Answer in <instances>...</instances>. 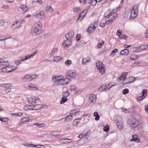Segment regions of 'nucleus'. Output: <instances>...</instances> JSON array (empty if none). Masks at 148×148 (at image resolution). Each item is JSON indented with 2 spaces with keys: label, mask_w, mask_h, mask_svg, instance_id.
I'll list each match as a JSON object with an SVG mask.
<instances>
[{
  "label": "nucleus",
  "mask_w": 148,
  "mask_h": 148,
  "mask_svg": "<svg viewBox=\"0 0 148 148\" xmlns=\"http://www.w3.org/2000/svg\"><path fill=\"white\" fill-rule=\"evenodd\" d=\"M53 79L54 81V84L57 85H66L68 84L71 81V79L69 78H66L64 79H60L59 76L55 77V79L54 77H53Z\"/></svg>",
  "instance_id": "nucleus-1"
},
{
  "label": "nucleus",
  "mask_w": 148,
  "mask_h": 148,
  "mask_svg": "<svg viewBox=\"0 0 148 148\" xmlns=\"http://www.w3.org/2000/svg\"><path fill=\"white\" fill-rule=\"evenodd\" d=\"M42 26V23L41 22H38L32 27L31 32L32 33L35 34L36 35H39L41 32Z\"/></svg>",
  "instance_id": "nucleus-2"
},
{
  "label": "nucleus",
  "mask_w": 148,
  "mask_h": 148,
  "mask_svg": "<svg viewBox=\"0 0 148 148\" xmlns=\"http://www.w3.org/2000/svg\"><path fill=\"white\" fill-rule=\"evenodd\" d=\"M139 5L137 4L135 5L132 8L131 11V17L134 18L138 15V7Z\"/></svg>",
  "instance_id": "nucleus-3"
},
{
  "label": "nucleus",
  "mask_w": 148,
  "mask_h": 148,
  "mask_svg": "<svg viewBox=\"0 0 148 148\" xmlns=\"http://www.w3.org/2000/svg\"><path fill=\"white\" fill-rule=\"evenodd\" d=\"M115 123L119 130H121L123 127V121L121 117L120 116H117L115 120Z\"/></svg>",
  "instance_id": "nucleus-4"
},
{
  "label": "nucleus",
  "mask_w": 148,
  "mask_h": 148,
  "mask_svg": "<svg viewBox=\"0 0 148 148\" xmlns=\"http://www.w3.org/2000/svg\"><path fill=\"white\" fill-rule=\"evenodd\" d=\"M117 15V14L116 13L111 12L110 10H109L104 14V17H106L107 19H112L114 17L116 16Z\"/></svg>",
  "instance_id": "nucleus-5"
},
{
  "label": "nucleus",
  "mask_w": 148,
  "mask_h": 148,
  "mask_svg": "<svg viewBox=\"0 0 148 148\" xmlns=\"http://www.w3.org/2000/svg\"><path fill=\"white\" fill-rule=\"evenodd\" d=\"M96 66L97 68L99 69V72L100 73L103 74L105 71L104 68V65L101 62H99L96 63Z\"/></svg>",
  "instance_id": "nucleus-6"
},
{
  "label": "nucleus",
  "mask_w": 148,
  "mask_h": 148,
  "mask_svg": "<svg viewBox=\"0 0 148 148\" xmlns=\"http://www.w3.org/2000/svg\"><path fill=\"white\" fill-rule=\"evenodd\" d=\"M128 123L130 126L135 128L139 124L138 121L135 118L128 120Z\"/></svg>",
  "instance_id": "nucleus-7"
},
{
  "label": "nucleus",
  "mask_w": 148,
  "mask_h": 148,
  "mask_svg": "<svg viewBox=\"0 0 148 148\" xmlns=\"http://www.w3.org/2000/svg\"><path fill=\"white\" fill-rule=\"evenodd\" d=\"M88 10V9H84L82 12L79 14V17L77 18V22H78L79 21H81L83 19L87 13Z\"/></svg>",
  "instance_id": "nucleus-8"
},
{
  "label": "nucleus",
  "mask_w": 148,
  "mask_h": 148,
  "mask_svg": "<svg viewBox=\"0 0 148 148\" xmlns=\"http://www.w3.org/2000/svg\"><path fill=\"white\" fill-rule=\"evenodd\" d=\"M11 85L10 84H0V87L5 88V91L6 93L11 92V88H10Z\"/></svg>",
  "instance_id": "nucleus-9"
},
{
  "label": "nucleus",
  "mask_w": 148,
  "mask_h": 148,
  "mask_svg": "<svg viewBox=\"0 0 148 148\" xmlns=\"http://www.w3.org/2000/svg\"><path fill=\"white\" fill-rule=\"evenodd\" d=\"M45 12L41 11L40 12H37L34 14V16L36 18H40L44 15Z\"/></svg>",
  "instance_id": "nucleus-10"
},
{
  "label": "nucleus",
  "mask_w": 148,
  "mask_h": 148,
  "mask_svg": "<svg viewBox=\"0 0 148 148\" xmlns=\"http://www.w3.org/2000/svg\"><path fill=\"white\" fill-rule=\"evenodd\" d=\"M22 22V21H19L16 22L14 24L11 25V28L12 30L18 29L21 26Z\"/></svg>",
  "instance_id": "nucleus-11"
},
{
  "label": "nucleus",
  "mask_w": 148,
  "mask_h": 148,
  "mask_svg": "<svg viewBox=\"0 0 148 148\" xmlns=\"http://www.w3.org/2000/svg\"><path fill=\"white\" fill-rule=\"evenodd\" d=\"M37 53V51H35L32 54H30L29 55H28L27 56H25V57H19V58L21 60V61H23L31 57H33L35 54Z\"/></svg>",
  "instance_id": "nucleus-12"
},
{
  "label": "nucleus",
  "mask_w": 148,
  "mask_h": 148,
  "mask_svg": "<svg viewBox=\"0 0 148 148\" xmlns=\"http://www.w3.org/2000/svg\"><path fill=\"white\" fill-rule=\"evenodd\" d=\"M88 101L91 103H95L97 99L96 96L92 94L90 95Z\"/></svg>",
  "instance_id": "nucleus-13"
},
{
  "label": "nucleus",
  "mask_w": 148,
  "mask_h": 148,
  "mask_svg": "<svg viewBox=\"0 0 148 148\" xmlns=\"http://www.w3.org/2000/svg\"><path fill=\"white\" fill-rule=\"evenodd\" d=\"M66 40L65 41H64L62 44L63 45L65 44V46H67L68 47H69L70 45L72 43V39L69 38H66Z\"/></svg>",
  "instance_id": "nucleus-14"
},
{
  "label": "nucleus",
  "mask_w": 148,
  "mask_h": 148,
  "mask_svg": "<svg viewBox=\"0 0 148 148\" xmlns=\"http://www.w3.org/2000/svg\"><path fill=\"white\" fill-rule=\"evenodd\" d=\"M74 35V32L73 31H70L68 34L65 35V37L66 38H69L70 39L72 38Z\"/></svg>",
  "instance_id": "nucleus-15"
},
{
  "label": "nucleus",
  "mask_w": 148,
  "mask_h": 148,
  "mask_svg": "<svg viewBox=\"0 0 148 148\" xmlns=\"http://www.w3.org/2000/svg\"><path fill=\"white\" fill-rule=\"evenodd\" d=\"M109 89L108 88L107 86L104 84H103L97 90L99 92H100L104 90L106 91H107Z\"/></svg>",
  "instance_id": "nucleus-16"
},
{
  "label": "nucleus",
  "mask_w": 148,
  "mask_h": 148,
  "mask_svg": "<svg viewBox=\"0 0 148 148\" xmlns=\"http://www.w3.org/2000/svg\"><path fill=\"white\" fill-rule=\"evenodd\" d=\"M76 75V73L75 72H73L71 71H69L67 74V76H68L72 77L73 78H74Z\"/></svg>",
  "instance_id": "nucleus-17"
},
{
  "label": "nucleus",
  "mask_w": 148,
  "mask_h": 148,
  "mask_svg": "<svg viewBox=\"0 0 148 148\" xmlns=\"http://www.w3.org/2000/svg\"><path fill=\"white\" fill-rule=\"evenodd\" d=\"M64 119V121L65 122H68L69 121H71L73 119V115H69L66 116L65 118H62L60 119V120H62L63 119Z\"/></svg>",
  "instance_id": "nucleus-18"
},
{
  "label": "nucleus",
  "mask_w": 148,
  "mask_h": 148,
  "mask_svg": "<svg viewBox=\"0 0 148 148\" xmlns=\"http://www.w3.org/2000/svg\"><path fill=\"white\" fill-rule=\"evenodd\" d=\"M32 110H37L42 108V106L40 104H36L34 105H32Z\"/></svg>",
  "instance_id": "nucleus-19"
},
{
  "label": "nucleus",
  "mask_w": 148,
  "mask_h": 148,
  "mask_svg": "<svg viewBox=\"0 0 148 148\" xmlns=\"http://www.w3.org/2000/svg\"><path fill=\"white\" fill-rule=\"evenodd\" d=\"M72 139H70L68 138H64L62 139H61L60 141V143H63L64 144H68L71 141H66V140H71Z\"/></svg>",
  "instance_id": "nucleus-20"
},
{
  "label": "nucleus",
  "mask_w": 148,
  "mask_h": 148,
  "mask_svg": "<svg viewBox=\"0 0 148 148\" xmlns=\"http://www.w3.org/2000/svg\"><path fill=\"white\" fill-rule=\"evenodd\" d=\"M30 78V75H25L23 78V79L25 81H30L32 80Z\"/></svg>",
  "instance_id": "nucleus-21"
},
{
  "label": "nucleus",
  "mask_w": 148,
  "mask_h": 148,
  "mask_svg": "<svg viewBox=\"0 0 148 148\" xmlns=\"http://www.w3.org/2000/svg\"><path fill=\"white\" fill-rule=\"evenodd\" d=\"M19 8L25 12L27 11L28 9V8L26 5H21L19 6Z\"/></svg>",
  "instance_id": "nucleus-22"
},
{
  "label": "nucleus",
  "mask_w": 148,
  "mask_h": 148,
  "mask_svg": "<svg viewBox=\"0 0 148 148\" xmlns=\"http://www.w3.org/2000/svg\"><path fill=\"white\" fill-rule=\"evenodd\" d=\"M30 120V118L28 117H22L21 119L20 123H24Z\"/></svg>",
  "instance_id": "nucleus-23"
},
{
  "label": "nucleus",
  "mask_w": 148,
  "mask_h": 148,
  "mask_svg": "<svg viewBox=\"0 0 148 148\" xmlns=\"http://www.w3.org/2000/svg\"><path fill=\"white\" fill-rule=\"evenodd\" d=\"M129 53V51L127 49H125L123 50H122L120 53V54L124 55H126L128 54Z\"/></svg>",
  "instance_id": "nucleus-24"
},
{
  "label": "nucleus",
  "mask_w": 148,
  "mask_h": 148,
  "mask_svg": "<svg viewBox=\"0 0 148 148\" xmlns=\"http://www.w3.org/2000/svg\"><path fill=\"white\" fill-rule=\"evenodd\" d=\"M140 49H141V51L144 50L148 49V45L147 44H145L143 45H141L140 46Z\"/></svg>",
  "instance_id": "nucleus-25"
},
{
  "label": "nucleus",
  "mask_w": 148,
  "mask_h": 148,
  "mask_svg": "<svg viewBox=\"0 0 148 148\" xmlns=\"http://www.w3.org/2000/svg\"><path fill=\"white\" fill-rule=\"evenodd\" d=\"M81 120V119H75L73 121V124L74 126H77V125L79 123L80 121Z\"/></svg>",
  "instance_id": "nucleus-26"
},
{
  "label": "nucleus",
  "mask_w": 148,
  "mask_h": 148,
  "mask_svg": "<svg viewBox=\"0 0 148 148\" xmlns=\"http://www.w3.org/2000/svg\"><path fill=\"white\" fill-rule=\"evenodd\" d=\"M0 60H2V61H0V66H7L8 64V61H3L1 59H0Z\"/></svg>",
  "instance_id": "nucleus-27"
},
{
  "label": "nucleus",
  "mask_w": 148,
  "mask_h": 148,
  "mask_svg": "<svg viewBox=\"0 0 148 148\" xmlns=\"http://www.w3.org/2000/svg\"><path fill=\"white\" fill-rule=\"evenodd\" d=\"M95 27L92 28L91 27H88L87 29V32L88 33L90 34L92 33L95 31Z\"/></svg>",
  "instance_id": "nucleus-28"
},
{
  "label": "nucleus",
  "mask_w": 148,
  "mask_h": 148,
  "mask_svg": "<svg viewBox=\"0 0 148 148\" xmlns=\"http://www.w3.org/2000/svg\"><path fill=\"white\" fill-rule=\"evenodd\" d=\"M53 11V10L51 6H47L46 8V12L47 13L49 12Z\"/></svg>",
  "instance_id": "nucleus-29"
},
{
  "label": "nucleus",
  "mask_w": 148,
  "mask_h": 148,
  "mask_svg": "<svg viewBox=\"0 0 148 148\" xmlns=\"http://www.w3.org/2000/svg\"><path fill=\"white\" fill-rule=\"evenodd\" d=\"M62 59V58L59 56H55L54 57V61L55 62H58Z\"/></svg>",
  "instance_id": "nucleus-30"
},
{
  "label": "nucleus",
  "mask_w": 148,
  "mask_h": 148,
  "mask_svg": "<svg viewBox=\"0 0 148 148\" xmlns=\"http://www.w3.org/2000/svg\"><path fill=\"white\" fill-rule=\"evenodd\" d=\"M94 116H95V119L96 121H98L99 119V116L98 112H95L94 113Z\"/></svg>",
  "instance_id": "nucleus-31"
},
{
  "label": "nucleus",
  "mask_w": 148,
  "mask_h": 148,
  "mask_svg": "<svg viewBox=\"0 0 148 148\" xmlns=\"http://www.w3.org/2000/svg\"><path fill=\"white\" fill-rule=\"evenodd\" d=\"M36 99L35 97L34 98L31 97L29 99V102L30 103L34 102L35 103H36Z\"/></svg>",
  "instance_id": "nucleus-32"
},
{
  "label": "nucleus",
  "mask_w": 148,
  "mask_h": 148,
  "mask_svg": "<svg viewBox=\"0 0 148 148\" xmlns=\"http://www.w3.org/2000/svg\"><path fill=\"white\" fill-rule=\"evenodd\" d=\"M128 73L127 72L122 73L121 75V77L123 78L122 80H125L126 76L128 75Z\"/></svg>",
  "instance_id": "nucleus-33"
},
{
  "label": "nucleus",
  "mask_w": 148,
  "mask_h": 148,
  "mask_svg": "<svg viewBox=\"0 0 148 148\" xmlns=\"http://www.w3.org/2000/svg\"><path fill=\"white\" fill-rule=\"evenodd\" d=\"M97 22H93L90 25V26L88 27H91L92 28H94V27H96L97 24Z\"/></svg>",
  "instance_id": "nucleus-34"
},
{
  "label": "nucleus",
  "mask_w": 148,
  "mask_h": 148,
  "mask_svg": "<svg viewBox=\"0 0 148 148\" xmlns=\"http://www.w3.org/2000/svg\"><path fill=\"white\" fill-rule=\"evenodd\" d=\"M68 100V99L66 98L63 97H62V99L60 101V104H62L66 102Z\"/></svg>",
  "instance_id": "nucleus-35"
},
{
  "label": "nucleus",
  "mask_w": 148,
  "mask_h": 148,
  "mask_svg": "<svg viewBox=\"0 0 148 148\" xmlns=\"http://www.w3.org/2000/svg\"><path fill=\"white\" fill-rule=\"evenodd\" d=\"M0 121L3 122H7L8 121V119L6 117L3 118L1 117H0Z\"/></svg>",
  "instance_id": "nucleus-36"
},
{
  "label": "nucleus",
  "mask_w": 148,
  "mask_h": 148,
  "mask_svg": "<svg viewBox=\"0 0 148 148\" xmlns=\"http://www.w3.org/2000/svg\"><path fill=\"white\" fill-rule=\"evenodd\" d=\"M32 105L31 106H25L23 107V109L26 110H32Z\"/></svg>",
  "instance_id": "nucleus-37"
},
{
  "label": "nucleus",
  "mask_w": 148,
  "mask_h": 148,
  "mask_svg": "<svg viewBox=\"0 0 148 148\" xmlns=\"http://www.w3.org/2000/svg\"><path fill=\"white\" fill-rule=\"evenodd\" d=\"M71 61L70 60H67L65 62V64L67 66H69L71 64Z\"/></svg>",
  "instance_id": "nucleus-38"
},
{
  "label": "nucleus",
  "mask_w": 148,
  "mask_h": 148,
  "mask_svg": "<svg viewBox=\"0 0 148 148\" xmlns=\"http://www.w3.org/2000/svg\"><path fill=\"white\" fill-rule=\"evenodd\" d=\"M58 50V49L57 48H54L51 51L50 53V56L53 55L55 54V52Z\"/></svg>",
  "instance_id": "nucleus-39"
},
{
  "label": "nucleus",
  "mask_w": 148,
  "mask_h": 148,
  "mask_svg": "<svg viewBox=\"0 0 148 148\" xmlns=\"http://www.w3.org/2000/svg\"><path fill=\"white\" fill-rule=\"evenodd\" d=\"M140 47H134L133 49V51L135 52H140L141 51V49H140Z\"/></svg>",
  "instance_id": "nucleus-40"
},
{
  "label": "nucleus",
  "mask_w": 148,
  "mask_h": 148,
  "mask_svg": "<svg viewBox=\"0 0 148 148\" xmlns=\"http://www.w3.org/2000/svg\"><path fill=\"white\" fill-rule=\"evenodd\" d=\"M69 95V93L67 91L65 92H64L62 94V96L65 98L67 97Z\"/></svg>",
  "instance_id": "nucleus-41"
},
{
  "label": "nucleus",
  "mask_w": 148,
  "mask_h": 148,
  "mask_svg": "<svg viewBox=\"0 0 148 148\" xmlns=\"http://www.w3.org/2000/svg\"><path fill=\"white\" fill-rule=\"evenodd\" d=\"M118 52V50L117 49H115L113 51H112L111 52L110 55H114L116 53Z\"/></svg>",
  "instance_id": "nucleus-42"
},
{
  "label": "nucleus",
  "mask_w": 148,
  "mask_h": 148,
  "mask_svg": "<svg viewBox=\"0 0 148 148\" xmlns=\"http://www.w3.org/2000/svg\"><path fill=\"white\" fill-rule=\"evenodd\" d=\"M127 78L128 79H129V81H130V82H131V83L133 82L135 79L134 77L132 76L129 77Z\"/></svg>",
  "instance_id": "nucleus-43"
},
{
  "label": "nucleus",
  "mask_w": 148,
  "mask_h": 148,
  "mask_svg": "<svg viewBox=\"0 0 148 148\" xmlns=\"http://www.w3.org/2000/svg\"><path fill=\"white\" fill-rule=\"evenodd\" d=\"M10 38L9 36H7V37L4 36H1L0 37V40H3Z\"/></svg>",
  "instance_id": "nucleus-44"
},
{
  "label": "nucleus",
  "mask_w": 148,
  "mask_h": 148,
  "mask_svg": "<svg viewBox=\"0 0 148 148\" xmlns=\"http://www.w3.org/2000/svg\"><path fill=\"white\" fill-rule=\"evenodd\" d=\"M129 90L127 88H125L123 90L122 93L123 95H125L127 93L129 92Z\"/></svg>",
  "instance_id": "nucleus-45"
},
{
  "label": "nucleus",
  "mask_w": 148,
  "mask_h": 148,
  "mask_svg": "<svg viewBox=\"0 0 148 148\" xmlns=\"http://www.w3.org/2000/svg\"><path fill=\"white\" fill-rule=\"evenodd\" d=\"M78 112V111H77L76 110H72L70 112V114H75L77 113Z\"/></svg>",
  "instance_id": "nucleus-46"
},
{
  "label": "nucleus",
  "mask_w": 148,
  "mask_h": 148,
  "mask_svg": "<svg viewBox=\"0 0 148 148\" xmlns=\"http://www.w3.org/2000/svg\"><path fill=\"white\" fill-rule=\"evenodd\" d=\"M130 83H131V82L129 81L127 78L126 80L123 82V84L125 85Z\"/></svg>",
  "instance_id": "nucleus-47"
},
{
  "label": "nucleus",
  "mask_w": 148,
  "mask_h": 148,
  "mask_svg": "<svg viewBox=\"0 0 148 148\" xmlns=\"http://www.w3.org/2000/svg\"><path fill=\"white\" fill-rule=\"evenodd\" d=\"M21 60L19 58L18 60L15 61V63L17 66H18L21 63Z\"/></svg>",
  "instance_id": "nucleus-48"
},
{
  "label": "nucleus",
  "mask_w": 148,
  "mask_h": 148,
  "mask_svg": "<svg viewBox=\"0 0 148 148\" xmlns=\"http://www.w3.org/2000/svg\"><path fill=\"white\" fill-rule=\"evenodd\" d=\"M130 59L132 60H135L137 58V56L135 55H132L130 56Z\"/></svg>",
  "instance_id": "nucleus-49"
},
{
  "label": "nucleus",
  "mask_w": 148,
  "mask_h": 148,
  "mask_svg": "<svg viewBox=\"0 0 148 148\" xmlns=\"http://www.w3.org/2000/svg\"><path fill=\"white\" fill-rule=\"evenodd\" d=\"M103 131L106 132H108L109 130V126H104L103 129Z\"/></svg>",
  "instance_id": "nucleus-50"
},
{
  "label": "nucleus",
  "mask_w": 148,
  "mask_h": 148,
  "mask_svg": "<svg viewBox=\"0 0 148 148\" xmlns=\"http://www.w3.org/2000/svg\"><path fill=\"white\" fill-rule=\"evenodd\" d=\"M26 144H24L26 146L28 147H36V145H34L32 144H27L26 143Z\"/></svg>",
  "instance_id": "nucleus-51"
},
{
  "label": "nucleus",
  "mask_w": 148,
  "mask_h": 148,
  "mask_svg": "<svg viewBox=\"0 0 148 148\" xmlns=\"http://www.w3.org/2000/svg\"><path fill=\"white\" fill-rule=\"evenodd\" d=\"M90 60V59H87L86 58H83L82 63L83 64L86 63V62H88Z\"/></svg>",
  "instance_id": "nucleus-52"
},
{
  "label": "nucleus",
  "mask_w": 148,
  "mask_h": 148,
  "mask_svg": "<svg viewBox=\"0 0 148 148\" xmlns=\"http://www.w3.org/2000/svg\"><path fill=\"white\" fill-rule=\"evenodd\" d=\"M6 69H7V73H9L10 72H11L12 71V69H11V67H9L8 66H6Z\"/></svg>",
  "instance_id": "nucleus-53"
},
{
  "label": "nucleus",
  "mask_w": 148,
  "mask_h": 148,
  "mask_svg": "<svg viewBox=\"0 0 148 148\" xmlns=\"http://www.w3.org/2000/svg\"><path fill=\"white\" fill-rule=\"evenodd\" d=\"M109 85L110 86H111L109 88H108L109 89H110L111 87L115 86L116 85V84L115 82H112L111 83L109 84Z\"/></svg>",
  "instance_id": "nucleus-54"
},
{
  "label": "nucleus",
  "mask_w": 148,
  "mask_h": 148,
  "mask_svg": "<svg viewBox=\"0 0 148 148\" xmlns=\"http://www.w3.org/2000/svg\"><path fill=\"white\" fill-rule=\"evenodd\" d=\"M98 2L97 1L95 0H92L91 2V5L92 6H94Z\"/></svg>",
  "instance_id": "nucleus-55"
},
{
  "label": "nucleus",
  "mask_w": 148,
  "mask_h": 148,
  "mask_svg": "<svg viewBox=\"0 0 148 148\" xmlns=\"http://www.w3.org/2000/svg\"><path fill=\"white\" fill-rule=\"evenodd\" d=\"M121 36H119L120 38L123 39H126L127 38V37L125 35H121Z\"/></svg>",
  "instance_id": "nucleus-56"
},
{
  "label": "nucleus",
  "mask_w": 148,
  "mask_h": 148,
  "mask_svg": "<svg viewBox=\"0 0 148 148\" xmlns=\"http://www.w3.org/2000/svg\"><path fill=\"white\" fill-rule=\"evenodd\" d=\"M102 44L101 42H99L98 44L97 47V48L98 49L101 48H102L101 47L102 46Z\"/></svg>",
  "instance_id": "nucleus-57"
},
{
  "label": "nucleus",
  "mask_w": 148,
  "mask_h": 148,
  "mask_svg": "<svg viewBox=\"0 0 148 148\" xmlns=\"http://www.w3.org/2000/svg\"><path fill=\"white\" fill-rule=\"evenodd\" d=\"M5 22L3 20H0V26H2L4 25Z\"/></svg>",
  "instance_id": "nucleus-58"
},
{
  "label": "nucleus",
  "mask_w": 148,
  "mask_h": 148,
  "mask_svg": "<svg viewBox=\"0 0 148 148\" xmlns=\"http://www.w3.org/2000/svg\"><path fill=\"white\" fill-rule=\"evenodd\" d=\"M92 133V132L91 131V130H88L86 133V134L85 135H85H86V136H90V134H91Z\"/></svg>",
  "instance_id": "nucleus-59"
},
{
  "label": "nucleus",
  "mask_w": 148,
  "mask_h": 148,
  "mask_svg": "<svg viewBox=\"0 0 148 148\" xmlns=\"http://www.w3.org/2000/svg\"><path fill=\"white\" fill-rule=\"evenodd\" d=\"M76 87L74 85H71V91L74 90L76 89Z\"/></svg>",
  "instance_id": "nucleus-60"
},
{
  "label": "nucleus",
  "mask_w": 148,
  "mask_h": 148,
  "mask_svg": "<svg viewBox=\"0 0 148 148\" xmlns=\"http://www.w3.org/2000/svg\"><path fill=\"white\" fill-rule=\"evenodd\" d=\"M7 69H6V66L4 67L3 68H2L1 69V71L3 72V73H7Z\"/></svg>",
  "instance_id": "nucleus-61"
},
{
  "label": "nucleus",
  "mask_w": 148,
  "mask_h": 148,
  "mask_svg": "<svg viewBox=\"0 0 148 148\" xmlns=\"http://www.w3.org/2000/svg\"><path fill=\"white\" fill-rule=\"evenodd\" d=\"M122 32L121 31V32H120V31L119 30H118L116 34H117V35L119 37L120 36H121V33Z\"/></svg>",
  "instance_id": "nucleus-62"
},
{
  "label": "nucleus",
  "mask_w": 148,
  "mask_h": 148,
  "mask_svg": "<svg viewBox=\"0 0 148 148\" xmlns=\"http://www.w3.org/2000/svg\"><path fill=\"white\" fill-rule=\"evenodd\" d=\"M143 93V95H146V96L147 95V90L145 89H144L142 92Z\"/></svg>",
  "instance_id": "nucleus-63"
},
{
  "label": "nucleus",
  "mask_w": 148,
  "mask_h": 148,
  "mask_svg": "<svg viewBox=\"0 0 148 148\" xmlns=\"http://www.w3.org/2000/svg\"><path fill=\"white\" fill-rule=\"evenodd\" d=\"M145 108L146 112L148 114V105H145Z\"/></svg>",
  "instance_id": "nucleus-64"
}]
</instances>
